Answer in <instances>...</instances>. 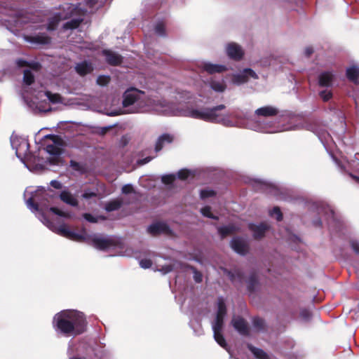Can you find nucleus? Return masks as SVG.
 Masks as SVG:
<instances>
[{
  "instance_id": "obj_1",
  "label": "nucleus",
  "mask_w": 359,
  "mask_h": 359,
  "mask_svg": "<svg viewBox=\"0 0 359 359\" xmlns=\"http://www.w3.org/2000/svg\"><path fill=\"white\" fill-rule=\"evenodd\" d=\"M226 106L223 104L211 108H203L202 110L191 109L189 111V116L196 119L203 120L210 123H220L222 118L217 113L218 111L223 110Z\"/></svg>"
},
{
  "instance_id": "obj_2",
  "label": "nucleus",
  "mask_w": 359,
  "mask_h": 359,
  "mask_svg": "<svg viewBox=\"0 0 359 359\" xmlns=\"http://www.w3.org/2000/svg\"><path fill=\"white\" fill-rule=\"evenodd\" d=\"M71 310H63L56 313L53 319V326L55 331L64 336L71 337Z\"/></svg>"
},
{
  "instance_id": "obj_3",
  "label": "nucleus",
  "mask_w": 359,
  "mask_h": 359,
  "mask_svg": "<svg viewBox=\"0 0 359 359\" xmlns=\"http://www.w3.org/2000/svg\"><path fill=\"white\" fill-rule=\"evenodd\" d=\"M48 191L53 192L50 189L46 190L44 187H39L33 196L27 200L28 206L35 211L39 210V206L47 208L50 204V200L53 198L54 195L53 194L50 195L47 192Z\"/></svg>"
},
{
  "instance_id": "obj_4",
  "label": "nucleus",
  "mask_w": 359,
  "mask_h": 359,
  "mask_svg": "<svg viewBox=\"0 0 359 359\" xmlns=\"http://www.w3.org/2000/svg\"><path fill=\"white\" fill-rule=\"evenodd\" d=\"M71 337H76L86 332L88 321L85 314L76 310H71Z\"/></svg>"
},
{
  "instance_id": "obj_5",
  "label": "nucleus",
  "mask_w": 359,
  "mask_h": 359,
  "mask_svg": "<svg viewBox=\"0 0 359 359\" xmlns=\"http://www.w3.org/2000/svg\"><path fill=\"white\" fill-rule=\"evenodd\" d=\"M46 138L52 141V144L46 145L47 153L54 156L60 155L62 154L61 147L64 145V141L61 137L56 135H48Z\"/></svg>"
},
{
  "instance_id": "obj_6",
  "label": "nucleus",
  "mask_w": 359,
  "mask_h": 359,
  "mask_svg": "<svg viewBox=\"0 0 359 359\" xmlns=\"http://www.w3.org/2000/svg\"><path fill=\"white\" fill-rule=\"evenodd\" d=\"M231 325L234 329L243 336H250V327L247 321L241 316L233 318L231 320Z\"/></svg>"
},
{
  "instance_id": "obj_7",
  "label": "nucleus",
  "mask_w": 359,
  "mask_h": 359,
  "mask_svg": "<svg viewBox=\"0 0 359 359\" xmlns=\"http://www.w3.org/2000/svg\"><path fill=\"white\" fill-rule=\"evenodd\" d=\"M147 231L154 236L160 235L161 233L170 235L172 233V230L170 229V226L163 222H156L151 224L148 227Z\"/></svg>"
},
{
  "instance_id": "obj_8",
  "label": "nucleus",
  "mask_w": 359,
  "mask_h": 359,
  "mask_svg": "<svg viewBox=\"0 0 359 359\" xmlns=\"http://www.w3.org/2000/svg\"><path fill=\"white\" fill-rule=\"evenodd\" d=\"M89 240H90L93 245L95 248L100 250H107L116 245L115 241L113 239L109 238H100L93 236V238H90Z\"/></svg>"
},
{
  "instance_id": "obj_9",
  "label": "nucleus",
  "mask_w": 359,
  "mask_h": 359,
  "mask_svg": "<svg viewBox=\"0 0 359 359\" xmlns=\"http://www.w3.org/2000/svg\"><path fill=\"white\" fill-rule=\"evenodd\" d=\"M140 93H141V91L135 88L127 90L123 96V106L128 107L133 105L140 98Z\"/></svg>"
},
{
  "instance_id": "obj_10",
  "label": "nucleus",
  "mask_w": 359,
  "mask_h": 359,
  "mask_svg": "<svg viewBox=\"0 0 359 359\" xmlns=\"http://www.w3.org/2000/svg\"><path fill=\"white\" fill-rule=\"evenodd\" d=\"M226 53L231 59L236 61L241 60L244 55L241 47L236 43H230L227 45Z\"/></svg>"
},
{
  "instance_id": "obj_11",
  "label": "nucleus",
  "mask_w": 359,
  "mask_h": 359,
  "mask_svg": "<svg viewBox=\"0 0 359 359\" xmlns=\"http://www.w3.org/2000/svg\"><path fill=\"white\" fill-rule=\"evenodd\" d=\"M102 55L105 57L106 62L111 66H118L123 62V57L111 50H103Z\"/></svg>"
},
{
  "instance_id": "obj_12",
  "label": "nucleus",
  "mask_w": 359,
  "mask_h": 359,
  "mask_svg": "<svg viewBox=\"0 0 359 359\" xmlns=\"http://www.w3.org/2000/svg\"><path fill=\"white\" fill-rule=\"evenodd\" d=\"M231 248L238 254L245 255L249 250L248 244L241 238H233L231 241Z\"/></svg>"
},
{
  "instance_id": "obj_13",
  "label": "nucleus",
  "mask_w": 359,
  "mask_h": 359,
  "mask_svg": "<svg viewBox=\"0 0 359 359\" xmlns=\"http://www.w3.org/2000/svg\"><path fill=\"white\" fill-rule=\"evenodd\" d=\"M61 11L57 13L63 20H67L78 13L77 6L72 4H65L60 7Z\"/></svg>"
},
{
  "instance_id": "obj_14",
  "label": "nucleus",
  "mask_w": 359,
  "mask_h": 359,
  "mask_svg": "<svg viewBox=\"0 0 359 359\" xmlns=\"http://www.w3.org/2000/svg\"><path fill=\"white\" fill-rule=\"evenodd\" d=\"M249 229L253 232V236L255 239H261L262 238L269 226L265 223H261L259 225L255 224H249Z\"/></svg>"
},
{
  "instance_id": "obj_15",
  "label": "nucleus",
  "mask_w": 359,
  "mask_h": 359,
  "mask_svg": "<svg viewBox=\"0 0 359 359\" xmlns=\"http://www.w3.org/2000/svg\"><path fill=\"white\" fill-rule=\"evenodd\" d=\"M25 40L30 43L47 45L50 43L51 38L44 33H41L35 36H27Z\"/></svg>"
},
{
  "instance_id": "obj_16",
  "label": "nucleus",
  "mask_w": 359,
  "mask_h": 359,
  "mask_svg": "<svg viewBox=\"0 0 359 359\" xmlns=\"http://www.w3.org/2000/svg\"><path fill=\"white\" fill-rule=\"evenodd\" d=\"M278 112L279 111L277 108L268 105L256 109L255 114L258 116L273 117L276 116Z\"/></svg>"
},
{
  "instance_id": "obj_17",
  "label": "nucleus",
  "mask_w": 359,
  "mask_h": 359,
  "mask_svg": "<svg viewBox=\"0 0 359 359\" xmlns=\"http://www.w3.org/2000/svg\"><path fill=\"white\" fill-rule=\"evenodd\" d=\"M174 137L168 133H164L158 137L155 144V151H160L165 144H170L173 142Z\"/></svg>"
},
{
  "instance_id": "obj_18",
  "label": "nucleus",
  "mask_w": 359,
  "mask_h": 359,
  "mask_svg": "<svg viewBox=\"0 0 359 359\" xmlns=\"http://www.w3.org/2000/svg\"><path fill=\"white\" fill-rule=\"evenodd\" d=\"M334 75L330 72H323L318 76V85L320 87H330L332 86Z\"/></svg>"
},
{
  "instance_id": "obj_19",
  "label": "nucleus",
  "mask_w": 359,
  "mask_h": 359,
  "mask_svg": "<svg viewBox=\"0 0 359 359\" xmlns=\"http://www.w3.org/2000/svg\"><path fill=\"white\" fill-rule=\"evenodd\" d=\"M75 70L80 76H83L90 74L93 71V67L90 62L83 61L76 64Z\"/></svg>"
},
{
  "instance_id": "obj_20",
  "label": "nucleus",
  "mask_w": 359,
  "mask_h": 359,
  "mask_svg": "<svg viewBox=\"0 0 359 359\" xmlns=\"http://www.w3.org/2000/svg\"><path fill=\"white\" fill-rule=\"evenodd\" d=\"M203 69L210 74H212L214 73H221L225 72L227 69L224 65H215L212 63H204L203 65Z\"/></svg>"
},
{
  "instance_id": "obj_21",
  "label": "nucleus",
  "mask_w": 359,
  "mask_h": 359,
  "mask_svg": "<svg viewBox=\"0 0 359 359\" xmlns=\"http://www.w3.org/2000/svg\"><path fill=\"white\" fill-rule=\"evenodd\" d=\"M60 198L64 203L73 207H77L79 205L77 199L68 191H62L60 194Z\"/></svg>"
},
{
  "instance_id": "obj_22",
  "label": "nucleus",
  "mask_w": 359,
  "mask_h": 359,
  "mask_svg": "<svg viewBox=\"0 0 359 359\" xmlns=\"http://www.w3.org/2000/svg\"><path fill=\"white\" fill-rule=\"evenodd\" d=\"M247 348L257 359H269V355L262 349L256 348L251 344H248Z\"/></svg>"
},
{
  "instance_id": "obj_23",
  "label": "nucleus",
  "mask_w": 359,
  "mask_h": 359,
  "mask_svg": "<svg viewBox=\"0 0 359 359\" xmlns=\"http://www.w3.org/2000/svg\"><path fill=\"white\" fill-rule=\"evenodd\" d=\"M346 75L348 79L355 83H358V79H359V69L353 66L346 69Z\"/></svg>"
},
{
  "instance_id": "obj_24",
  "label": "nucleus",
  "mask_w": 359,
  "mask_h": 359,
  "mask_svg": "<svg viewBox=\"0 0 359 359\" xmlns=\"http://www.w3.org/2000/svg\"><path fill=\"white\" fill-rule=\"evenodd\" d=\"M247 283L248 290L250 292H254L259 284L258 276L256 272L253 271L251 273L250 277L248 279Z\"/></svg>"
},
{
  "instance_id": "obj_25",
  "label": "nucleus",
  "mask_w": 359,
  "mask_h": 359,
  "mask_svg": "<svg viewBox=\"0 0 359 359\" xmlns=\"http://www.w3.org/2000/svg\"><path fill=\"white\" fill-rule=\"evenodd\" d=\"M236 226L233 224L219 226L217 228L218 233L222 238H224L228 236L233 234L236 232Z\"/></svg>"
},
{
  "instance_id": "obj_26",
  "label": "nucleus",
  "mask_w": 359,
  "mask_h": 359,
  "mask_svg": "<svg viewBox=\"0 0 359 359\" xmlns=\"http://www.w3.org/2000/svg\"><path fill=\"white\" fill-rule=\"evenodd\" d=\"M227 309L224 299L222 297L217 299V311L216 317L224 318L226 315Z\"/></svg>"
},
{
  "instance_id": "obj_27",
  "label": "nucleus",
  "mask_w": 359,
  "mask_h": 359,
  "mask_svg": "<svg viewBox=\"0 0 359 359\" xmlns=\"http://www.w3.org/2000/svg\"><path fill=\"white\" fill-rule=\"evenodd\" d=\"M61 20H64L61 16L57 13H55L52 18H49L48 25H47V29L48 31H53L55 30L57 27V25L59 22Z\"/></svg>"
},
{
  "instance_id": "obj_28",
  "label": "nucleus",
  "mask_w": 359,
  "mask_h": 359,
  "mask_svg": "<svg viewBox=\"0 0 359 359\" xmlns=\"http://www.w3.org/2000/svg\"><path fill=\"white\" fill-rule=\"evenodd\" d=\"M123 205V201L121 199H114L108 202L105 205V210L107 212H112L117 210L121 208Z\"/></svg>"
},
{
  "instance_id": "obj_29",
  "label": "nucleus",
  "mask_w": 359,
  "mask_h": 359,
  "mask_svg": "<svg viewBox=\"0 0 359 359\" xmlns=\"http://www.w3.org/2000/svg\"><path fill=\"white\" fill-rule=\"evenodd\" d=\"M210 86L213 90L219 93L224 92L226 88V85L224 81H218L215 80H211L210 81Z\"/></svg>"
},
{
  "instance_id": "obj_30",
  "label": "nucleus",
  "mask_w": 359,
  "mask_h": 359,
  "mask_svg": "<svg viewBox=\"0 0 359 359\" xmlns=\"http://www.w3.org/2000/svg\"><path fill=\"white\" fill-rule=\"evenodd\" d=\"M90 236L87 234L85 229L82 230L81 233H76L73 231L72 236L70 240L77 241V242H83L86 241H89Z\"/></svg>"
},
{
  "instance_id": "obj_31",
  "label": "nucleus",
  "mask_w": 359,
  "mask_h": 359,
  "mask_svg": "<svg viewBox=\"0 0 359 359\" xmlns=\"http://www.w3.org/2000/svg\"><path fill=\"white\" fill-rule=\"evenodd\" d=\"M82 22V19H72L63 25V29L65 30L75 29L80 26Z\"/></svg>"
},
{
  "instance_id": "obj_32",
  "label": "nucleus",
  "mask_w": 359,
  "mask_h": 359,
  "mask_svg": "<svg viewBox=\"0 0 359 359\" xmlns=\"http://www.w3.org/2000/svg\"><path fill=\"white\" fill-rule=\"evenodd\" d=\"M45 95L48 97V100L53 104L61 103L62 101V96L58 93H53L49 90L45 92Z\"/></svg>"
},
{
  "instance_id": "obj_33",
  "label": "nucleus",
  "mask_w": 359,
  "mask_h": 359,
  "mask_svg": "<svg viewBox=\"0 0 359 359\" xmlns=\"http://www.w3.org/2000/svg\"><path fill=\"white\" fill-rule=\"evenodd\" d=\"M214 332V338L215 341L219 344L220 346L227 350L228 344L222 334V331L217 332V331H213Z\"/></svg>"
},
{
  "instance_id": "obj_34",
  "label": "nucleus",
  "mask_w": 359,
  "mask_h": 359,
  "mask_svg": "<svg viewBox=\"0 0 359 359\" xmlns=\"http://www.w3.org/2000/svg\"><path fill=\"white\" fill-rule=\"evenodd\" d=\"M50 211L54 213L55 215H57L60 217L70 219L72 218L74 216V214L71 212H65L60 210L58 208L56 207H51L50 208Z\"/></svg>"
},
{
  "instance_id": "obj_35",
  "label": "nucleus",
  "mask_w": 359,
  "mask_h": 359,
  "mask_svg": "<svg viewBox=\"0 0 359 359\" xmlns=\"http://www.w3.org/2000/svg\"><path fill=\"white\" fill-rule=\"evenodd\" d=\"M23 81L27 86H31L34 82V76L29 69H25L23 72Z\"/></svg>"
},
{
  "instance_id": "obj_36",
  "label": "nucleus",
  "mask_w": 359,
  "mask_h": 359,
  "mask_svg": "<svg viewBox=\"0 0 359 359\" xmlns=\"http://www.w3.org/2000/svg\"><path fill=\"white\" fill-rule=\"evenodd\" d=\"M253 326L259 331L264 330L265 328V321L259 317H255L252 320Z\"/></svg>"
},
{
  "instance_id": "obj_37",
  "label": "nucleus",
  "mask_w": 359,
  "mask_h": 359,
  "mask_svg": "<svg viewBox=\"0 0 359 359\" xmlns=\"http://www.w3.org/2000/svg\"><path fill=\"white\" fill-rule=\"evenodd\" d=\"M57 231L60 235L67 238L71 239L73 231L69 229L65 225L60 226Z\"/></svg>"
},
{
  "instance_id": "obj_38",
  "label": "nucleus",
  "mask_w": 359,
  "mask_h": 359,
  "mask_svg": "<svg viewBox=\"0 0 359 359\" xmlns=\"http://www.w3.org/2000/svg\"><path fill=\"white\" fill-rule=\"evenodd\" d=\"M233 81L237 84L246 83L248 81V75L245 74L244 72H243L242 74L234 75L233 77Z\"/></svg>"
},
{
  "instance_id": "obj_39",
  "label": "nucleus",
  "mask_w": 359,
  "mask_h": 359,
  "mask_svg": "<svg viewBox=\"0 0 359 359\" xmlns=\"http://www.w3.org/2000/svg\"><path fill=\"white\" fill-rule=\"evenodd\" d=\"M224 318L215 317V323L212 325L213 331H222L224 325Z\"/></svg>"
},
{
  "instance_id": "obj_40",
  "label": "nucleus",
  "mask_w": 359,
  "mask_h": 359,
  "mask_svg": "<svg viewBox=\"0 0 359 359\" xmlns=\"http://www.w3.org/2000/svg\"><path fill=\"white\" fill-rule=\"evenodd\" d=\"M110 76L106 75H100L97 78V83L99 86H104L110 82Z\"/></svg>"
},
{
  "instance_id": "obj_41",
  "label": "nucleus",
  "mask_w": 359,
  "mask_h": 359,
  "mask_svg": "<svg viewBox=\"0 0 359 359\" xmlns=\"http://www.w3.org/2000/svg\"><path fill=\"white\" fill-rule=\"evenodd\" d=\"M176 177L173 174H169V175H165L162 176L161 181L163 184L169 185L174 182L175 180Z\"/></svg>"
},
{
  "instance_id": "obj_42",
  "label": "nucleus",
  "mask_w": 359,
  "mask_h": 359,
  "mask_svg": "<svg viewBox=\"0 0 359 359\" xmlns=\"http://www.w3.org/2000/svg\"><path fill=\"white\" fill-rule=\"evenodd\" d=\"M271 216H276L277 221L280 222L283 220V213L279 207H274L270 212Z\"/></svg>"
},
{
  "instance_id": "obj_43",
  "label": "nucleus",
  "mask_w": 359,
  "mask_h": 359,
  "mask_svg": "<svg viewBox=\"0 0 359 359\" xmlns=\"http://www.w3.org/2000/svg\"><path fill=\"white\" fill-rule=\"evenodd\" d=\"M201 213L203 214V215H204L205 217H207L208 218L218 219V217L215 216L211 212V208L210 206H205L204 208H203L201 209Z\"/></svg>"
},
{
  "instance_id": "obj_44",
  "label": "nucleus",
  "mask_w": 359,
  "mask_h": 359,
  "mask_svg": "<svg viewBox=\"0 0 359 359\" xmlns=\"http://www.w3.org/2000/svg\"><path fill=\"white\" fill-rule=\"evenodd\" d=\"M319 95L323 102H328L333 96L332 93L330 90H321L319 93Z\"/></svg>"
},
{
  "instance_id": "obj_45",
  "label": "nucleus",
  "mask_w": 359,
  "mask_h": 359,
  "mask_svg": "<svg viewBox=\"0 0 359 359\" xmlns=\"http://www.w3.org/2000/svg\"><path fill=\"white\" fill-rule=\"evenodd\" d=\"M255 187L257 189V190L262 191H266L269 189H271V187L270 184L266 182H255Z\"/></svg>"
},
{
  "instance_id": "obj_46",
  "label": "nucleus",
  "mask_w": 359,
  "mask_h": 359,
  "mask_svg": "<svg viewBox=\"0 0 359 359\" xmlns=\"http://www.w3.org/2000/svg\"><path fill=\"white\" fill-rule=\"evenodd\" d=\"M216 195V193L213 190L202 189L200 192V197L202 199H205L209 197H212Z\"/></svg>"
},
{
  "instance_id": "obj_47",
  "label": "nucleus",
  "mask_w": 359,
  "mask_h": 359,
  "mask_svg": "<svg viewBox=\"0 0 359 359\" xmlns=\"http://www.w3.org/2000/svg\"><path fill=\"white\" fill-rule=\"evenodd\" d=\"M193 271L194 273V280L196 283H200L203 280V275L202 273L198 271L195 267L191 266L190 267Z\"/></svg>"
},
{
  "instance_id": "obj_48",
  "label": "nucleus",
  "mask_w": 359,
  "mask_h": 359,
  "mask_svg": "<svg viewBox=\"0 0 359 359\" xmlns=\"http://www.w3.org/2000/svg\"><path fill=\"white\" fill-rule=\"evenodd\" d=\"M190 175V171L187 169H182L178 171L177 177L181 180H186Z\"/></svg>"
},
{
  "instance_id": "obj_49",
  "label": "nucleus",
  "mask_w": 359,
  "mask_h": 359,
  "mask_svg": "<svg viewBox=\"0 0 359 359\" xmlns=\"http://www.w3.org/2000/svg\"><path fill=\"white\" fill-rule=\"evenodd\" d=\"M155 32L161 35V36H164L165 34V26L163 25V23L162 22H158L156 26H155Z\"/></svg>"
},
{
  "instance_id": "obj_50",
  "label": "nucleus",
  "mask_w": 359,
  "mask_h": 359,
  "mask_svg": "<svg viewBox=\"0 0 359 359\" xmlns=\"http://www.w3.org/2000/svg\"><path fill=\"white\" fill-rule=\"evenodd\" d=\"M140 265L143 269H149L152 266V262L149 259H142L140 261Z\"/></svg>"
},
{
  "instance_id": "obj_51",
  "label": "nucleus",
  "mask_w": 359,
  "mask_h": 359,
  "mask_svg": "<svg viewBox=\"0 0 359 359\" xmlns=\"http://www.w3.org/2000/svg\"><path fill=\"white\" fill-rule=\"evenodd\" d=\"M121 191H122V193L125 194H129L133 193L135 191L133 187L129 184H125L122 187Z\"/></svg>"
},
{
  "instance_id": "obj_52",
  "label": "nucleus",
  "mask_w": 359,
  "mask_h": 359,
  "mask_svg": "<svg viewBox=\"0 0 359 359\" xmlns=\"http://www.w3.org/2000/svg\"><path fill=\"white\" fill-rule=\"evenodd\" d=\"M70 166L76 171H81L83 170V166L78 162L75 161H70Z\"/></svg>"
},
{
  "instance_id": "obj_53",
  "label": "nucleus",
  "mask_w": 359,
  "mask_h": 359,
  "mask_svg": "<svg viewBox=\"0 0 359 359\" xmlns=\"http://www.w3.org/2000/svg\"><path fill=\"white\" fill-rule=\"evenodd\" d=\"M243 72L245 74L248 75V79H249V77H252L254 79L258 78L257 74L252 69L247 68L245 69Z\"/></svg>"
},
{
  "instance_id": "obj_54",
  "label": "nucleus",
  "mask_w": 359,
  "mask_h": 359,
  "mask_svg": "<svg viewBox=\"0 0 359 359\" xmlns=\"http://www.w3.org/2000/svg\"><path fill=\"white\" fill-rule=\"evenodd\" d=\"M83 217L85 219H86L88 222H92V223H95L97 222V219L96 217H95L94 216H93L90 213H84L83 215Z\"/></svg>"
},
{
  "instance_id": "obj_55",
  "label": "nucleus",
  "mask_w": 359,
  "mask_h": 359,
  "mask_svg": "<svg viewBox=\"0 0 359 359\" xmlns=\"http://www.w3.org/2000/svg\"><path fill=\"white\" fill-rule=\"evenodd\" d=\"M351 247L353 250L357 254L359 255V242L356 241H351L350 242Z\"/></svg>"
},
{
  "instance_id": "obj_56",
  "label": "nucleus",
  "mask_w": 359,
  "mask_h": 359,
  "mask_svg": "<svg viewBox=\"0 0 359 359\" xmlns=\"http://www.w3.org/2000/svg\"><path fill=\"white\" fill-rule=\"evenodd\" d=\"M50 184L51 187H53V188H55L56 189H60L62 188V183L55 180L50 181Z\"/></svg>"
},
{
  "instance_id": "obj_57",
  "label": "nucleus",
  "mask_w": 359,
  "mask_h": 359,
  "mask_svg": "<svg viewBox=\"0 0 359 359\" xmlns=\"http://www.w3.org/2000/svg\"><path fill=\"white\" fill-rule=\"evenodd\" d=\"M16 65L19 67H29V64L27 61L22 60V59H18L16 61Z\"/></svg>"
},
{
  "instance_id": "obj_58",
  "label": "nucleus",
  "mask_w": 359,
  "mask_h": 359,
  "mask_svg": "<svg viewBox=\"0 0 359 359\" xmlns=\"http://www.w3.org/2000/svg\"><path fill=\"white\" fill-rule=\"evenodd\" d=\"M236 280H238L240 283H242L244 279V273L241 270L237 269L236 270Z\"/></svg>"
},
{
  "instance_id": "obj_59",
  "label": "nucleus",
  "mask_w": 359,
  "mask_h": 359,
  "mask_svg": "<svg viewBox=\"0 0 359 359\" xmlns=\"http://www.w3.org/2000/svg\"><path fill=\"white\" fill-rule=\"evenodd\" d=\"M97 196L96 193L92 191H84L82 194V197L85 199L91 198L93 197H95Z\"/></svg>"
},
{
  "instance_id": "obj_60",
  "label": "nucleus",
  "mask_w": 359,
  "mask_h": 359,
  "mask_svg": "<svg viewBox=\"0 0 359 359\" xmlns=\"http://www.w3.org/2000/svg\"><path fill=\"white\" fill-rule=\"evenodd\" d=\"M112 128V126L102 127L100 128L98 133L101 135H104L108 131Z\"/></svg>"
},
{
  "instance_id": "obj_61",
  "label": "nucleus",
  "mask_w": 359,
  "mask_h": 359,
  "mask_svg": "<svg viewBox=\"0 0 359 359\" xmlns=\"http://www.w3.org/2000/svg\"><path fill=\"white\" fill-rule=\"evenodd\" d=\"M172 269H173L172 266L169 264V265L163 266L160 271H163L164 273H168L172 271Z\"/></svg>"
},
{
  "instance_id": "obj_62",
  "label": "nucleus",
  "mask_w": 359,
  "mask_h": 359,
  "mask_svg": "<svg viewBox=\"0 0 359 359\" xmlns=\"http://www.w3.org/2000/svg\"><path fill=\"white\" fill-rule=\"evenodd\" d=\"M236 271L234 272H231V271H229L228 272V276L229 278V279L232 281V282H234L236 280Z\"/></svg>"
},
{
  "instance_id": "obj_63",
  "label": "nucleus",
  "mask_w": 359,
  "mask_h": 359,
  "mask_svg": "<svg viewBox=\"0 0 359 359\" xmlns=\"http://www.w3.org/2000/svg\"><path fill=\"white\" fill-rule=\"evenodd\" d=\"M313 224L316 227H321L323 225V222L320 218H317L316 219L313 220Z\"/></svg>"
},
{
  "instance_id": "obj_64",
  "label": "nucleus",
  "mask_w": 359,
  "mask_h": 359,
  "mask_svg": "<svg viewBox=\"0 0 359 359\" xmlns=\"http://www.w3.org/2000/svg\"><path fill=\"white\" fill-rule=\"evenodd\" d=\"M313 53V49L312 47H307L305 49V55L307 57H310Z\"/></svg>"
}]
</instances>
